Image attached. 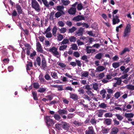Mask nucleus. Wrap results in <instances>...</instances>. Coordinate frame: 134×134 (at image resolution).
I'll use <instances>...</instances> for the list:
<instances>
[{"mask_svg": "<svg viewBox=\"0 0 134 134\" xmlns=\"http://www.w3.org/2000/svg\"><path fill=\"white\" fill-rule=\"evenodd\" d=\"M111 120L109 119H106L104 121V123L107 125H109L111 124Z\"/></svg>", "mask_w": 134, "mask_h": 134, "instance_id": "nucleus-33", "label": "nucleus"}, {"mask_svg": "<svg viewBox=\"0 0 134 134\" xmlns=\"http://www.w3.org/2000/svg\"><path fill=\"white\" fill-rule=\"evenodd\" d=\"M69 39L67 38L64 39L61 42V43L64 45L69 44Z\"/></svg>", "mask_w": 134, "mask_h": 134, "instance_id": "nucleus-36", "label": "nucleus"}, {"mask_svg": "<svg viewBox=\"0 0 134 134\" xmlns=\"http://www.w3.org/2000/svg\"><path fill=\"white\" fill-rule=\"evenodd\" d=\"M37 48L38 52L41 53H43V51L42 49L41 44L39 42H38L37 44Z\"/></svg>", "mask_w": 134, "mask_h": 134, "instance_id": "nucleus-14", "label": "nucleus"}, {"mask_svg": "<svg viewBox=\"0 0 134 134\" xmlns=\"http://www.w3.org/2000/svg\"><path fill=\"white\" fill-rule=\"evenodd\" d=\"M107 111V110L102 109L97 110L96 111V114L98 117H102L103 113Z\"/></svg>", "mask_w": 134, "mask_h": 134, "instance_id": "nucleus-5", "label": "nucleus"}, {"mask_svg": "<svg viewBox=\"0 0 134 134\" xmlns=\"http://www.w3.org/2000/svg\"><path fill=\"white\" fill-rule=\"evenodd\" d=\"M31 6L32 8L37 12L41 11V7L36 0H31Z\"/></svg>", "mask_w": 134, "mask_h": 134, "instance_id": "nucleus-1", "label": "nucleus"}, {"mask_svg": "<svg viewBox=\"0 0 134 134\" xmlns=\"http://www.w3.org/2000/svg\"><path fill=\"white\" fill-rule=\"evenodd\" d=\"M62 125L63 128L64 129L66 130L69 129L70 126L69 125L65 122H62Z\"/></svg>", "mask_w": 134, "mask_h": 134, "instance_id": "nucleus-13", "label": "nucleus"}, {"mask_svg": "<svg viewBox=\"0 0 134 134\" xmlns=\"http://www.w3.org/2000/svg\"><path fill=\"white\" fill-rule=\"evenodd\" d=\"M113 67L115 68H118L120 66L119 63H114L112 64Z\"/></svg>", "mask_w": 134, "mask_h": 134, "instance_id": "nucleus-53", "label": "nucleus"}, {"mask_svg": "<svg viewBox=\"0 0 134 134\" xmlns=\"http://www.w3.org/2000/svg\"><path fill=\"white\" fill-rule=\"evenodd\" d=\"M67 46L66 45H64L59 47V49L60 51H64L67 48Z\"/></svg>", "mask_w": 134, "mask_h": 134, "instance_id": "nucleus-40", "label": "nucleus"}, {"mask_svg": "<svg viewBox=\"0 0 134 134\" xmlns=\"http://www.w3.org/2000/svg\"><path fill=\"white\" fill-rule=\"evenodd\" d=\"M119 131L118 129L116 127H114L111 129L109 134H117Z\"/></svg>", "mask_w": 134, "mask_h": 134, "instance_id": "nucleus-16", "label": "nucleus"}, {"mask_svg": "<svg viewBox=\"0 0 134 134\" xmlns=\"http://www.w3.org/2000/svg\"><path fill=\"white\" fill-rule=\"evenodd\" d=\"M113 116V114L110 113H106L104 115V116L106 118H111Z\"/></svg>", "mask_w": 134, "mask_h": 134, "instance_id": "nucleus-38", "label": "nucleus"}, {"mask_svg": "<svg viewBox=\"0 0 134 134\" xmlns=\"http://www.w3.org/2000/svg\"><path fill=\"white\" fill-rule=\"evenodd\" d=\"M76 65H77L78 66L80 67L82 65L81 62L80 60L76 59L75 60Z\"/></svg>", "mask_w": 134, "mask_h": 134, "instance_id": "nucleus-51", "label": "nucleus"}, {"mask_svg": "<svg viewBox=\"0 0 134 134\" xmlns=\"http://www.w3.org/2000/svg\"><path fill=\"white\" fill-rule=\"evenodd\" d=\"M39 80L40 82L42 83H43L44 82V79L42 75H40L39 77Z\"/></svg>", "mask_w": 134, "mask_h": 134, "instance_id": "nucleus-50", "label": "nucleus"}, {"mask_svg": "<svg viewBox=\"0 0 134 134\" xmlns=\"http://www.w3.org/2000/svg\"><path fill=\"white\" fill-rule=\"evenodd\" d=\"M84 19V17L83 16L81 15H78L76 17H74L73 19L74 20L76 21H79Z\"/></svg>", "mask_w": 134, "mask_h": 134, "instance_id": "nucleus-18", "label": "nucleus"}, {"mask_svg": "<svg viewBox=\"0 0 134 134\" xmlns=\"http://www.w3.org/2000/svg\"><path fill=\"white\" fill-rule=\"evenodd\" d=\"M46 61L44 58L42 59V66L43 68H44L46 66Z\"/></svg>", "mask_w": 134, "mask_h": 134, "instance_id": "nucleus-29", "label": "nucleus"}, {"mask_svg": "<svg viewBox=\"0 0 134 134\" xmlns=\"http://www.w3.org/2000/svg\"><path fill=\"white\" fill-rule=\"evenodd\" d=\"M64 8V7L63 5H59L57 7L56 9L57 10L60 11L63 13V14H64V12L63 11Z\"/></svg>", "mask_w": 134, "mask_h": 134, "instance_id": "nucleus-23", "label": "nucleus"}, {"mask_svg": "<svg viewBox=\"0 0 134 134\" xmlns=\"http://www.w3.org/2000/svg\"><path fill=\"white\" fill-rule=\"evenodd\" d=\"M46 34V37L47 38H50L52 36V33L50 32H48L46 33H45Z\"/></svg>", "mask_w": 134, "mask_h": 134, "instance_id": "nucleus-61", "label": "nucleus"}, {"mask_svg": "<svg viewBox=\"0 0 134 134\" xmlns=\"http://www.w3.org/2000/svg\"><path fill=\"white\" fill-rule=\"evenodd\" d=\"M92 47L87 46L86 47V52L87 53L90 54V53H92L96 51V50L94 49H91Z\"/></svg>", "mask_w": 134, "mask_h": 134, "instance_id": "nucleus-10", "label": "nucleus"}, {"mask_svg": "<svg viewBox=\"0 0 134 134\" xmlns=\"http://www.w3.org/2000/svg\"><path fill=\"white\" fill-rule=\"evenodd\" d=\"M103 55V53H99L96 54L95 56V58L96 59H100L102 58V57Z\"/></svg>", "mask_w": 134, "mask_h": 134, "instance_id": "nucleus-24", "label": "nucleus"}, {"mask_svg": "<svg viewBox=\"0 0 134 134\" xmlns=\"http://www.w3.org/2000/svg\"><path fill=\"white\" fill-rule=\"evenodd\" d=\"M121 92H117L114 94V97L116 99H118L120 96Z\"/></svg>", "mask_w": 134, "mask_h": 134, "instance_id": "nucleus-45", "label": "nucleus"}, {"mask_svg": "<svg viewBox=\"0 0 134 134\" xmlns=\"http://www.w3.org/2000/svg\"><path fill=\"white\" fill-rule=\"evenodd\" d=\"M94 133L93 129L92 126H90L88 130L85 131V134H93Z\"/></svg>", "mask_w": 134, "mask_h": 134, "instance_id": "nucleus-11", "label": "nucleus"}, {"mask_svg": "<svg viewBox=\"0 0 134 134\" xmlns=\"http://www.w3.org/2000/svg\"><path fill=\"white\" fill-rule=\"evenodd\" d=\"M83 30L82 29L80 28L78 32H76V35L78 36H80L82 35L83 34Z\"/></svg>", "mask_w": 134, "mask_h": 134, "instance_id": "nucleus-31", "label": "nucleus"}, {"mask_svg": "<svg viewBox=\"0 0 134 134\" xmlns=\"http://www.w3.org/2000/svg\"><path fill=\"white\" fill-rule=\"evenodd\" d=\"M63 13L60 12H57L55 14V16L57 18H58Z\"/></svg>", "mask_w": 134, "mask_h": 134, "instance_id": "nucleus-48", "label": "nucleus"}, {"mask_svg": "<svg viewBox=\"0 0 134 134\" xmlns=\"http://www.w3.org/2000/svg\"><path fill=\"white\" fill-rule=\"evenodd\" d=\"M16 8L19 14H20L22 13V8L19 4H16Z\"/></svg>", "mask_w": 134, "mask_h": 134, "instance_id": "nucleus-20", "label": "nucleus"}, {"mask_svg": "<svg viewBox=\"0 0 134 134\" xmlns=\"http://www.w3.org/2000/svg\"><path fill=\"white\" fill-rule=\"evenodd\" d=\"M105 69V68L103 66H98L96 68V72H100L103 71Z\"/></svg>", "mask_w": 134, "mask_h": 134, "instance_id": "nucleus-19", "label": "nucleus"}, {"mask_svg": "<svg viewBox=\"0 0 134 134\" xmlns=\"http://www.w3.org/2000/svg\"><path fill=\"white\" fill-rule=\"evenodd\" d=\"M126 87L129 90H134V85L133 86L131 85H129L126 86Z\"/></svg>", "mask_w": 134, "mask_h": 134, "instance_id": "nucleus-35", "label": "nucleus"}, {"mask_svg": "<svg viewBox=\"0 0 134 134\" xmlns=\"http://www.w3.org/2000/svg\"><path fill=\"white\" fill-rule=\"evenodd\" d=\"M99 107L101 108L105 109L107 107V105L104 103H103L99 104Z\"/></svg>", "mask_w": 134, "mask_h": 134, "instance_id": "nucleus-39", "label": "nucleus"}, {"mask_svg": "<svg viewBox=\"0 0 134 134\" xmlns=\"http://www.w3.org/2000/svg\"><path fill=\"white\" fill-rule=\"evenodd\" d=\"M54 117L55 119L57 120H59L61 118V117L58 114H55L54 116Z\"/></svg>", "mask_w": 134, "mask_h": 134, "instance_id": "nucleus-57", "label": "nucleus"}, {"mask_svg": "<svg viewBox=\"0 0 134 134\" xmlns=\"http://www.w3.org/2000/svg\"><path fill=\"white\" fill-rule=\"evenodd\" d=\"M59 31L61 33L64 34L67 31V29L66 28L63 27L59 29Z\"/></svg>", "mask_w": 134, "mask_h": 134, "instance_id": "nucleus-41", "label": "nucleus"}, {"mask_svg": "<svg viewBox=\"0 0 134 134\" xmlns=\"http://www.w3.org/2000/svg\"><path fill=\"white\" fill-rule=\"evenodd\" d=\"M77 42L78 45L79 46L83 45L84 44V43L83 42H81L80 40L78 39L77 41Z\"/></svg>", "mask_w": 134, "mask_h": 134, "instance_id": "nucleus-62", "label": "nucleus"}, {"mask_svg": "<svg viewBox=\"0 0 134 134\" xmlns=\"http://www.w3.org/2000/svg\"><path fill=\"white\" fill-rule=\"evenodd\" d=\"M86 92L87 94L90 97H93L94 96V94L90 90H87L86 91Z\"/></svg>", "mask_w": 134, "mask_h": 134, "instance_id": "nucleus-44", "label": "nucleus"}, {"mask_svg": "<svg viewBox=\"0 0 134 134\" xmlns=\"http://www.w3.org/2000/svg\"><path fill=\"white\" fill-rule=\"evenodd\" d=\"M44 5L47 7H49V4L47 0H42Z\"/></svg>", "mask_w": 134, "mask_h": 134, "instance_id": "nucleus-56", "label": "nucleus"}, {"mask_svg": "<svg viewBox=\"0 0 134 134\" xmlns=\"http://www.w3.org/2000/svg\"><path fill=\"white\" fill-rule=\"evenodd\" d=\"M76 12V9L75 7H72L69 9L68 11V13L70 15H75Z\"/></svg>", "mask_w": 134, "mask_h": 134, "instance_id": "nucleus-9", "label": "nucleus"}, {"mask_svg": "<svg viewBox=\"0 0 134 134\" xmlns=\"http://www.w3.org/2000/svg\"><path fill=\"white\" fill-rule=\"evenodd\" d=\"M89 72L87 71H82L81 73V76L82 77H87L89 75Z\"/></svg>", "mask_w": 134, "mask_h": 134, "instance_id": "nucleus-26", "label": "nucleus"}, {"mask_svg": "<svg viewBox=\"0 0 134 134\" xmlns=\"http://www.w3.org/2000/svg\"><path fill=\"white\" fill-rule=\"evenodd\" d=\"M118 80L116 81V82L114 84V86L115 87L117 85H120L121 82V79H119Z\"/></svg>", "mask_w": 134, "mask_h": 134, "instance_id": "nucleus-58", "label": "nucleus"}, {"mask_svg": "<svg viewBox=\"0 0 134 134\" xmlns=\"http://www.w3.org/2000/svg\"><path fill=\"white\" fill-rule=\"evenodd\" d=\"M33 66L32 63L31 62H27V63L26 65V70H30L31 68Z\"/></svg>", "mask_w": 134, "mask_h": 134, "instance_id": "nucleus-21", "label": "nucleus"}, {"mask_svg": "<svg viewBox=\"0 0 134 134\" xmlns=\"http://www.w3.org/2000/svg\"><path fill=\"white\" fill-rule=\"evenodd\" d=\"M57 31V27L56 26H54L52 29V33L54 37H56L57 36L56 33Z\"/></svg>", "mask_w": 134, "mask_h": 134, "instance_id": "nucleus-25", "label": "nucleus"}, {"mask_svg": "<svg viewBox=\"0 0 134 134\" xmlns=\"http://www.w3.org/2000/svg\"><path fill=\"white\" fill-rule=\"evenodd\" d=\"M62 123L61 124L57 123L55 125L56 128L59 130H62Z\"/></svg>", "mask_w": 134, "mask_h": 134, "instance_id": "nucleus-54", "label": "nucleus"}, {"mask_svg": "<svg viewBox=\"0 0 134 134\" xmlns=\"http://www.w3.org/2000/svg\"><path fill=\"white\" fill-rule=\"evenodd\" d=\"M97 120L95 118L93 117L90 120V122L92 125L95 126L97 124Z\"/></svg>", "mask_w": 134, "mask_h": 134, "instance_id": "nucleus-22", "label": "nucleus"}, {"mask_svg": "<svg viewBox=\"0 0 134 134\" xmlns=\"http://www.w3.org/2000/svg\"><path fill=\"white\" fill-rule=\"evenodd\" d=\"M58 112V113L61 115L64 114L66 115L68 114L67 110H65L64 109H59Z\"/></svg>", "mask_w": 134, "mask_h": 134, "instance_id": "nucleus-17", "label": "nucleus"}, {"mask_svg": "<svg viewBox=\"0 0 134 134\" xmlns=\"http://www.w3.org/2000/svg\"><path fill=\"white\" fill-rule=\"evenodd\" d=\"M62 2L63 4L65 5H67L70 3V2L68 0H63L62 1Z\"/></svg>", "mask_w": 134, "mask_h": 134, "instance_id": "nucleus-42", "label": "nucleus"}, {"mask_svg": "<svg viewBox=\"0 0 134 134\" xmlns=\"http://www.w3.org/2000/svg\"><path fill=\"white\" fill-rule=\"evenodd\" d=\"M83 97L84 99L87 100L88 101H90L91 100L90 98L87 95L84 94L83 96Z\"/></svg>", "mask_w": 134, "mask_h": 134, "instance_id": "nucleus-55", "label": "nucleus"}, {"mask_svg": "<svg viewBox=\"0 0 134 134\" xmlns=\"http://www.w3.org/2000/svg\"><path fill=\"white\" fill-rule=\"evenodd\" d=\"M76 30V27L74 26L72 27L71 28L69 29L68 30V33H72L74 32Z\"/></svg>", "mask_w": 134, "mask_h": 134, "instance_id": "nucleus-37", "label": "nucleus"}, {"mask_svg": "<svg viewBox=\"0 0 134 134\" xmlns=\"http://www.w3.org/2000/svg\"><path fill=\"white\" fill-rule=\"evenodd\" d=\"M117 118L120 121L122 120L123 119V116L119 114H116L115 115Z\"/></svg>", "mask_w": 134, "mask_h": 134, "instance_id": "nucleus-34", "label": "nucleus"}, {"mask_svg": "<svg viewBox=\"0 0 134 134\" xmlns=\"http://www.w3.org/2000/svg\"><path fill=\"white\" fill-rule=\"evenodd\" d=\"M69 40L71 42H75L76 40V38L73 36H72L69 37Z\"/></svg>", "mask_w": 134, "mask_h": 134, "instance_id": "nucleus-32", "label": "nucleus"}, {"mask_svg": "<svg viewBox=\"0 0 134 134\" xmlns=\"http://www.w3.org/2000/svg\"><path fill=\"white\" fill-rule=\"evenodd\" d=\"M91 85L92 88L94 90L97 92L99 91V85L97 83L95 82L92 83Z\"/></svg>", "mask_w": 134, "mask_h": 134, "instance_id": "nucleus-8", "label": "nucleus"}, {"mask_svg": "<svg viewBox=\"0 0 134 134\" xmlns=\"http://www.w3.org/2000/svg\"><path fill=\"white\" fill-rule=\"evenodd\" d=\"M81 59L84 60L85 63H87L88 62V60L87 59V55H83L81 58Z\"/></svg>", "mask_w": 134, "mask_h": 134, "instance_id": "nucleus-43", "label": "nucleus"}, {"mask_svg": "<svg viewBox=\"0 0 134 134\" xmlns=\"http://www.w3.org/2000/svg\"><path fill=\"white\" fill-rule=\"evenodd\" d=\"M76 5H77V9L79 10H82L83 7V6L81 3H78V2H76L74 4L72 5H71V6L75 7Z\"/></svg>", "mask_w": 134, "mask_h": 134, "instance_id": "nucleus-6", "label": "nucleus"}, {"mask_svg": "<svg viewBox=\"0 0 134 134\" xmlns=\"http://www.w3.org/2000/svg\"><path fill=\"white\" fill-rule=\"evenodd\" d=\"M125 116L126 118H131L133 117L134 114L132 113H126L125 114Z\"/></svg>", "mask_w": 134, "mask_h": 134, "instance_id": "nucleus-28", "label": "nucleus"}, {"mask_svg": "<svg viewBox=\"0 0 134 134\" xmlns=\"http://www.w3.org/2000/svg\"><path fill=\"white\" fill-rule=\"evenodd\" d=\"M109 130V128H103L102 129V132L103 133H107Z\"/></svg>", "mask_w": 134, "mask_h": 134, "instance_id": "nucleus-47", "label": "nucleus"}, {"mask_svg": "<svg viewBox=\"0 0 134 134\" xmlns=\"http://www.w3.org/2000/svg\"><path fill=\"white\" fill-rule=\"evenodd\" d=\"M51 116H47L44 118L47 125L48 127L50 126L51 125L54 124L55 123L53 120L51 118Z\"/></svg>", "mask_w": 134, "mask_h": 134, "instance_id": "nucleus-4", "label": "nucleus"}, {"mask_svg": "<svg viewBox=\"0 0 134 134\" xmlns=\"http://www.w3.org/2000/svg\"><path fill=\"white\" fill-rule=\"evenodd\" d=\"M78 91L79 92L80 94H84L85 92L84 90L82 88H79L78 90Z\"/></svg>", "mask_w": 134, "mask_h": 134, "instance_id": "nucleus-63", "label": "nucleus"}, {"mask_svg": "<svg viewBox=\"0 0 134 134\" xmlns=\"http://www.w3.org/2000/svg\"><path fill=\"white\" fill-rule=\"evenodd\" d=\"M49 51L53 55V56L57 58H59L60 56V54L58 51V49L54 47L49 48Z\"/></svg>", "mask_w": 134, "mask_h": 134, "instance_id": "nucleus-3", "label": "nucleus"}, {"mask_svg": "<svg viewBox=\"0 0 134 134\" xmlns=\"http://www.w3.org/2000/svg\"><path fill=\"white\" fill-rule=\"evenodd\" d=\"M57 40L59 41L62 40L63 38V36L62 35L60 34H58L57 36Z\"/></svg>", "mask_w": 134, "mask_h": 134, "instance_id": "nucleus-46", "label": "nucleus"}, {"mask_svg": "<svg viewBox=\"0 0 134 134\" xmlns=\"http://www.w3.org/2000/svg\"><path fill=\"white\" fill-rule=\"evenodd\" d=\"M70 98L74 100H77L78 99V96L75 93H70Z\"/></svg>", "mask_w": 134, "mask_h": 134, "instance_id": "nucleus-15", "label": "nucleus"}, {"mask_svg": "<svg viewBox=\"0 0 134 134\" xmlns=\"http://www.w3.org/2000/svg\"><path fill=\"white\" fill-rule=\"evenodd\" d=\"M51 75L53 78L54 79H57L58 78L57 74L55 72H51Z\"/></svg>", "mask_w": 134, "mask_h": 134, "instance_id": "nucleus-30", "label": "nucleus"}, {"mask_svg": "<svg viewBox=\"0 0 134 134\" xmlns=\"http://www.w3.org/2000/svg\"><path fill=\"white\" fill-rule=\"evenodd\" d=\"M71 48L73 50H77L78 49L77 46V44H72L71 45Z\"/></svg>", "mask_w": 134, "mask_h": 134, "instance_id": "nucleus-60", "label": "nucleus"}, {"mask_svg": "<svg viewBox=\"0 0 134 134\" xmlns=\"http://www.w3.org/2000/svg\"><path fill=\"white\" fill-rule=\"evenodd\" d=\"M58 24L59 26L63 27L65 25V23L62 21H59L58 22Z\"/></svg>", "mask_w": 134, "mask_h": 134, "instance_id": "nucleus-49", "label": "nucleus"}, {"mask_svg": "<svg viewBox=\"0 0 134 134\" xmlns=\"http://www.w3.org/2000/svg\"><path fill=\"white\" fill-rule=\"evenodd\" d=\"M36 61L37 62V64L39 66H40L41 64V59L39 57H38L36 59Z\"/></svg>", "mask_w": 134, "mask_h": 134, "instance_id": "nucleus-59", "label": "nucleus"}, {"mask_svg": "<svg viewBox=\"0 0 134 134\" xmlns=\"http://www.w3.org/2000/svg\"><path fill=\"white\" fill-rule=\"evenodd\" d=\"M73 124L76 126H79L82 125L83 123L81 122L78 121H75L73 122Z\"/></svg>", "mask_w": 134, "mask_h": 134, "instance_id": "nucleus-27", "label": "nucleus"}, {"mask_svg": "<svg viewBox=\"0 0 134 134\" xmlns=\"http://www.w3.org/2000/svg\"><path fill=\"white\" fill-rule=\"evenodd\" d=\"M106 78L102 80V82L104 83H106L109 82L110 80L112 78V76L110 75H106Z\"/></svg>", "mask_w": 134, "mask_h": 134, "instance_id": "nucleus-7", "label": "nucleus"}, {"mask_svg": "<svg viewBox=\"0 0 134 134\" xmlns=\"http://www.w3.org/2000/svg\"><path fill=\"white\" fill-rule=\"evenodd\" d=\"M32 94L34 99L35 100H38V98L37 97V94L35 92H32Z\"/></svg>", "mask_w": 134, "mask_h": 134, "instance_id": "nucleus-52", "label": "nucleus"}, {"mask_svg": "<svg viewBox=\"0 0 134 134\" xmlns=\"http://www.w3.org/2000/svg\"><path fill=\"white\" fill-rule=\"evenodd\" d=\"M131 29V26L130 24H128L124 29L123 36L125 37H128L130 35Z\"/></svg>", "mask_w": 134, "mask_h": 134, "instance_id": "nucleus-2", "label": "nucleus"}, {"mask_svg": "<svg viewBox=\"0 0 134 134\" xmlns=\"http://www.w3.org/2000/svg\"><path fill=\"white\" fill-rule=\"evenodd\" d=\"M113 24L115 25L116 24L120 22V20L119 19V17L116 15L114 16V15H113Z\"/></svg>", "mask_w": 134, "mask_h": 134, "instance_id": "nucleus-12", "label": "nucleus"}, {"mask_svg": "<svg viewBox=\"0 0 134 134\" xmlns=\"http://www.w3.org/2000/svg\"><path fill=\"white\" fill-rule=\"evenodd\" d=\"M107 90L108 94H111L114 93L113 90L111 89L108 88L107 89Z\"/></svg>", "mask_w": 134, "mask_h": 134, "instance_id": "nucleus-64", "label": "nucleus"}]
</instances>
